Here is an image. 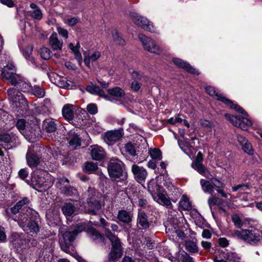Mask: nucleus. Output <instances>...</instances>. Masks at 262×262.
Wrapping results in <instances>:
<instances>
[{
  "instance_id": "nucleus-3",
  "label": "nucleus",
  "mask_w": 262,
  "mask_h": 262,
  "mask_svg": "<svg viewBox=\"0 0 262 262\" xmlns=\"http://www.w3.org/2000/svg\"><path fill=\"white\" fill-rule=\"evenodd\" d=\"M232 236L252 245H257L262 241V232L256 228L236 230Z\"/></svg>"
},
{
  "instance_id": "nucleus-25",
  "label": "nucleus",
  "mask_w": 262,
  "mask_h": 262,
  "mask_svg": "<svg viewBox=\"0 0 262 262\" xmlns=\"http://www.w3.org/2000/svg\"><path fill=\"white\" fill-rule=\"evenodd\" d=\"M67 139L70 146L73 148H76L81 145V138L74 132L71 131L69 133Z\"/></svg>"
},
{
  "instance_id": "nucleus-13",
  "label": "nucleus",
  "mask_w": 262,
  "mask_h": 262,
  "mask_svg": "<svg viewBox=\"0 0 262 262\" xmlns=\"http://www.w3.org/2000/svg\"><path fill=\"white\" fill-rule=\"evenodd\" d=\"M16 127L21 134L25 135L29 138L31 142H34L36 139L38 138L40 136L39 129L37 134L35 133V130L30 132V133L28 132V130L26 127V121L24 119H19L17 121Z\"/></svg>"
},
{
  "instance_id": "nucleus-44",
  "label": "nucleus",
  "mask_w": 262,
  "mask_h": 262,
  "mask_svg": "<svg viewBox=\"0 0 262 262\" xmlns=\"http://www.w3.org/2000/svg\"><path fill=\"white\" fill-rule=\"evenodd\" d=\"M149 154L153 160H160L162 159L161 152L158 149H151L149 151Z\"/></svg>"
},
{
  "instance_id": "nucleus-23",
  "label": "nucleus",
  "mask_w": 262,
  "mask_h": 262,
  "mask_svg": "<svg viewBox=\"0 0 262 262\" xmlns=\"http://www.w3.org/2000/svg\"><path fill=\"white\" fill-rule=\"evenodd\" d=\"M153 199L159 204L165 206L166 207H170L172 206L170 200L163 190L158 194L155 195Z\"/></svg>"
},
{
  "instance_id": "nucleus-2",
  "label": "nucleus",
  "mask_w": 262,
  "mask_h": 262,
  "mask_svg": "<svg viewBox=\"0 0 262 262\" xmlns=\"http://www.w3.org/2000/svg\"><path fill=\"white\" fill-rule=\"evenodd\" d=\"M86 229L85 223H80L74 226L73 230L65 232L62 234V238L59 240L61 249L67 253H71L72 250V242L78 234Z\"/></svg>"
},
{
  "instance_id": "nucleus-14",
  "label": "nucleus",
  "mask_w": 262,
  "mask_h": 262,
  "mask_svg": "<svg viewBox=\"0 0 262 262\" xmlns=\"http://www.w3.org/2000/svg\"><path fill=\"white\" fill-rule=\"evenodd\" d=\"M29 203V200L27 198H24L18 202L16 205H17L21 210V213L19 215L20 217L21 215L23 216H27L30 217L31 214L33 213L36 214V212L33 210L32 209L28 207V205Z\"/></svg>"
},
{
  "instance_id": "nucleus-35",
  "label": "nucleus",
  "mask_w": 262,
  "mask_h": 262,
  "mask_svg": "<svg viewBox=\"0 0 262 262\" xmlns=\"http://www.w3.org/2000/svg\"><path fill=\"white\" fill-rule=\"evenodd\" d=\"M61 210L66 216H71L75 212V207L71 203H65L61 208Z\"/></svg>"
},
{
  "instance_id": "nucleus-45",
  "label": "nucleus",
  "mask_w": 262,
  "mask_h": 262,
  "mask_svg": "<svg viewBox=\"0 0 262 262\" xmlns=\"http://www.w3.org/2000/svg\"><path fill=\"white\" fill-rule=\"evenodd\" d=\"M169 230H170L172 233H176L177 236L180 238L184 239L185 235L183 231L179 229V227L178 226H173L171 228H168Z\"/></svg>"
},
{
  "instance_id": "nucleus-56",
  "label": "nucleus",
  "mask_w": 262,
  "mask_h": 262,
  "mask_svg": "<svg viewBox=\"0 0 262 262\" xmlns=\"http://www.w3.org/2000/svg\"><path fill=\"white\" fill-rule=\"evenodd\" d=\"M14 71H9L7 70V68H4L2 71V75L3 77L6 79H9L13 76V74L15 73Z\"/></svg>"
},
{
  "instance_id": "nucleus-38",
  "label": "nucleus",
  "mask_w": 262,
  "mask_h": 262,
  "mask_svg": "<svg viewBox=\"0 0 262 262\" xmlns=\"http://www.w3.org/2000/svg\"><path fill=\"white\" fill-rule=\"evenodd\" d=\"M179 144L182 150L189 156L190 154H193L194 151L193 147L187 141H184L183 142H179Z\"/></svg>"
},
{
  "instance_id": "nucleus-57",
  "label": "nucleus",
  "mask_w": 262,
  "mask_h": 262,
  "mask_svg": "<svg viewBox=\"0 0 262 262\" xmlns=\"http://www.w3.org/2000/svg\"><path fill=\"white\" fill-rule=\"evenodd\" d=\"M88 112L91 115H95L98 112L97 106L96 104L91 103L87 105Z\"/></svg>"
},
{
  "instance_id": "nucleus-49",
  "label": "nucleus",
  "mask_w": 262,
  "mask_h": 262,
  "mask_svg": "<svg viewBox=\"0 0 262 262\" xmlns=\"http://www.w3.org/2000/svg\"><path fill=\"white\" fill-rule=\"evenodd\" d=\"M222 203V200L220 198L212 196L208 199V203L209 207L212 209V207L215 205H220Z\"/></svg>"
},
{
  "instance_id": "nucleus-46",
  "label": "nucleus",
  "mask_w": 262,
  "mask_h": 262,
  "mask_svg": "<svg viewBox=\"0 0 262 262\" xmlns=\"http://www.w3.org/2000/svg\"><path fill=\"white\" fill-rule=\"evenodd\" d=\"M52 52L48 48L46 47H43L40 49V54L41 57L45 59H49L51 57Z\"/></svg>"
},
{
  "instance_id": "nucleus-29",
  "label": "nucleus",
  "mask_w": 262,
  "mask_h": 262,
  "mask_svg": "<svg viewBox=\"0 0 262 262\" xmlns=\"http://www.w3.org/2000/svg\"><path fill=\"white\" fill-rule=\"evenodd\" d=\"M11 241L15 248H25L24 246L26 244V239L17 233H13L11 236Z\"/></svg>"
},
{
  "instance_id": "nucleus-17",
  "label": "nucleus",
  "mask_w": 262,
  "mask_h": 262,
  "mask_svg": "<svg viewBox=\"0 0 262 262\" xmlns=\"http://www.w3.org/2000/svg\"><path fill=\"white\" fill-rule=\"evenodd\" d=\"M132 171L135 179L140 183L146 179L147 172L146 170L142 167H140L136 164H133L132 166Z\"/></svg>"
},
{
  "instance_id": "nucleus-54",
  "label": "nucleus",
  "mask_w": 262,
  "mask_h": 262,
  "mask_svg": "<svg viewBox=\"0 0 262 262\" xmlns=\"http://www.w3.org/2000/svg\"><path fill=\"white\" fill-rule=\"evenodd\" d=\"M181 114H178L175 117H171L168 120V123L171 125H174L176 123H181L183 122V119L180 117Z\"/></svg>"
},
{
  "instance_id": "nucleus-36",
  "label": "nucleus",
  "mask_w": 262,
  "mask_h": 262,
  "mask_svg": "<svg viewBox=\"0 0 262 262\" xmlns=\"http://www.w3.org/2000/svg\"><path fill=\"white\" fill-rule=\"evenodd\" d=\"M200 184L204 192L209 193L211 194H213L214 186L212 185L211 181H209L201 179L200 180Z\"/></svg>"
},
{
  "instance_id": "nucleus-22",
  "label": "nucleus",
  "mask_w": 262,
  "mask_h": 262,
  "mask_svg": "<svg viewBox=\"0 0 262 262\" xmlns=\"http://www.w3.org/2000/svg\"><path fill=\"white\" fill-rule=\"evenodd\" d=\"M86 91L92 94L99 95L106 100L112 101L108 96L105 95L104 91L95 84L87 86L86 87Z\"/></svg>"
},
{
  "instance_id": "nucleus-27",
  "label": "nucleus",
  "mask_w": 262,
  "mask_h": 262,
  "mask_svg": "<svg viewBox=\"0 0 262 262\" xmlns=\"http://www.w3.org/2000/svg\"><path fill=\"white\" fill-rule=\"evenodd\" d=\"M50 45L53 50H60L62 48L63 41L57 37L56 33L52 34L49 38Z\"/></svg>"
},
{
  "instance_id": "nucleus-1",
  "label": "nucleus",
  "mask_w": 262,
  "mask_h": 262,
  "mask_svg": "<svg viewBox=\"0 0 262 262\" xmlns=\"http://www.w3.org/2000/svg\"><path fill=\"white\" fill-rule=\"evenodd\" d=\"M54 180L49 173L42 170H38L32 176V186L39 192L49 189L53 184Z\"/></svg>"
},
{
  "instance_id": "nucleus-52",
  "label": "nucleus",
  "mask_w": 262,
  "mask_h": 262,
  "mask_svg": "<svg viewBox=\"0 0 262 262\" xmlns=\"http://www.w3.org/2000/svg\"><path fill=\"white\" fill-rule=\"evenodd\" d=\"M113 37L114 41L116 44L123 46L125 45V40L119 35V33L115 31L113 33Z\"/></svg>"
},
{
  "instance_id": "nucleus-11",
  "label": "nucleus",
  "mask_w": 262,
  "mask_h": 262,
  "mask_svg": "<svg viewBox=\"0 0 262 262\" xmlns=\"http://www.w3.org/2000/svg\"><path fill=\"white\" fill-rule=\"evenodd\" d=\"M139 39L141 41L145 50L157 54L162 52V49L158 46L155 41L149 37H148L142 34L138 35Z\"/></svg>"
},
{
  "instance_id": "nucleus-43",
  "label": "nucleus",
  "mask_w": 262,
  "mask_h": 262,
  "mask_svg": "<svg viewBox=\"0 0 262 262\" xmlns=\"http://www.w3.org/2000/svg\"><path fill=\"white\" fill-rule=\"evenodd\" d=\"M98 169L97 164L92 162H88L84 164V169L89 172L92 173Z\"/></svg>"
},
{
  "instance_id": "nucleus-16",
  "label": "nucleus",
  "mask_w": 262,
  "mask_h": 262,
  "mask_svg": "<svg viewBox=\"0 0 262 262\" xmlns=\"http://www.w3.org/2000/svg\"><path fill=\"white\" fill-rule=\"evenodd\" d=\"M26 158L28 165L31 168L36 167L40 162V158L35 154L32 147H29Z\"/></svg>"
},
{
  "instance_id": "nucleus-8",
  "label": "nucleus",
  "mask_w": 262,
  "mask_h": 262,
  "mask_svg": "<svg viewBox=\"0 0 262 262\" xmlns=\"http://www.w3.org/2000/svg\"><path fill=\"white\" fill-rule=\"evenodd\" d=\"M8 99L16 107H20L21 110L26 108L27 104L26 99L22 94L15 88H10L7 91Z\"/></svg>"
},
{
  "instance_id": "nucleus-42",
  "label": "nucleus",
  "mask_w": 262,
  "mask_h": 262,
  "mask_svg": "<svg viewBox=\"0 0 262 262\" xmlns=\"http://www.w3.org/2000/svg\"><path fill=\"white\" fill-rule=\"evenodd\" d=\"M27 13L34 19L40 20L42 17V13L40 8L29 11Z\"/></svg>"
},
{
  "instance_id": "nucleus-9",
  "label": "nucleus",
  "mask_w": 262,
  "mask_h": 262,
  "mask_svg": "<svg viewBox=\"0 0 262 262\" xmlns=\"http://www.w3.org/2000/svg\"><path fill=\"white\" fill-rule=\"evenodd\" d=\"M35 214V213L31 214L30 217L27 216H23V215L19 217L18 224L24 231L32 233H37L38 231L39 228L37 224L35 222L31 221L32 216Z\"/></svg>"
},
{
  "instance_id": "nucleus-20",
  "label": "nucleus",
  "mask_w": 262,
  "mask_h": 262,
  "mask_svg": "<svg viewBox=\"0 0 262 262\" xmlns=\"http://www.w3.org/2000/svg\"><path fill=\"white\" fill-rule=\"evenodd\" d=\"M91 147V155L93 159L100 161L105 157V152L102 147L94 145Z\"/></svg>"
},
{
  "instance_id": "nucleus-48",
  "label": "nucleus",
  "mask_w": 262,
  "mask_h": 262,
  "mask_svg": "<svg viewBox=\"0 0 262 262\" xmlns=\"http://www.w3.org/2000/svg\"><path fill=\"white\" fill-rule=\"evenodd\" d=\"M33 94L38 98H42L45 95L44 90L38 86H34L32 89Z\"/></svg>"
},
{
  "instance_id": "nucleus-12",
  "label": "nucleus",
  "mask_w": 262,
  "mask_h": 262,
  "mask_svg": "<svg viewBox=\"0 0 262 262\" xmlns=\"http://www.w3.org/2000/svg\"><path fill=\"white\" fill-rule=\"evenodd\" d=\"M130 16L132 21L138 26L149 32L153 31V26L146 17L134 12L130 13Z\"/></svg>"
},
{
  "instance_id": "nucleus-47",
  "label": "nucleus",
  "mask_w": 262,
  "mask_h": 262,
  "mask_svg": "<svg viewBox=\"0 0 262 262\" xmlns=\"http://www.w3.org/2000/svg\"><path fill=\"white\" fill-rule=\"evenodd\" d=\"M62 193L67 196L76 195L77 194V190L69 185L67 186L64 190L62 192Z\"/></svg>"
},
{
  "instance_id": "nucleus-21",
  "label": "nucleus",
  "mask_w": 262,
  "mask_h": 262,
  "mask_svg": "<svg viewBox=\"0 0 262 262\" xmlns=\"http://www.w3.org/2000/svg\"><path fill=\"white\" fill-rule=\"evenodd\" d=\"M57 121L52 118H48L43 122V128L48 133H54L57 127Z\"/></svg>"
},
{
  "instance_id": "nucleus-30",
  "label": "nucleus",
  "mask_w": 262,
  "mask_h": 262,
  "mask_svg": "<svg viewBox=\"0 0 262 262\" xmlns=\"http://www.w3.org/2000/svg\"><path fill=\"white\" fill-rule=\"evenodd\" d=\"M148 190L154 198L155 195L160 193L163 189L155 180H152L148 183Z\"/></svg>"
},
{
  "instance_id": "nucleus-50",
  "label": "nucleus",
  "mask_w": 262,
  "mask_h": 262,
  "mask_svg": "<svg viewBox=\"0 0 262 262\" xmlns=\"http://www.w3.org/2000/svg\"><path fill=\"white\" fill-rule=\"evenodd\" d=\"M39 107L40 108V112L41 113H46L48 112L51 107V102L50 100H44L43 103L41 104L40 106Z\"/></svg>"
},
{
  "instance_id": "nucleus-18",
  "label": "nucleus",
  "mask_w": 262,
  "mask_h": 262,
  "mask_svg": "<svg viewBox=\"0 0 262 262\" xmlns=\"http://www.w3.org/2000/svg\"><path fill=\"white\" fill-rule=\"evenodd\" d=\"M122 136L121 130H114L107 132L105 134L104 141L108 145H112Z\"/></svg>"
},
{
  "instance_id": "nucleus-7",
  "label": "nucleus",
  "mask_w": 262,
  "mask_h": 262,
  "mask_svg": "<svg viewBox=\"0 0 262 262\" xmlns=\"http://www.w3.org/2000/svg\"><path fill=\"white\" fill-rule=\"evenodd\" d=\"M88 193L86 211L90 214L95 215L101 210V205L96 198V191L94 188L89 187Z\"/></svg>"
},
{
  "instance_id": "nucleus-53",
  "label": "nucleus",
  "mask_w": 262,
  "mask_h": 262,
  "mask_svg": "<svg viewBox=\"0 0 262 262\" xmlns=\"http://www.w3.org/2000/svg\"><path fill=\"white\" fill-rule=\"evenodd\" d=\"M224 254L225 258L226 260L232 261L239 256L237 253L232 251H229L228 250L224 252Z\"/></svg>"
},
{
  "instance_id": "nucleus-26",
  "label": "nucleus",
  "mask_w": 262,
  "mask_h": 262,
  "mask_svg": "<svg viewBox=\"0 0 262 262\" xmlns=\"http://www.w3.org/2000/svg\"><path fill=\"white\" fill-rule=\"evenodd\" d=\"M108 93L111 96H108L110 99L112 100L111 101L118 100L119 98L123 97L125 95V92L123 90L119 87H115L112 89H110L107 90Z\"/></svg>"
},
{
  "instance_id": "nucleus-32",
  "label": "nucleus",
  "mask_w": 262,
  "mask_h": 262,
  "mask_svg": "<svg viewBox=\"0 0 262 262\" xmlns=\"http://www.w3.org/2000/svg\"><path fill=\"white\" fill-rule=\"evenodd\" d=\"M69 48L72 50V52L74 54L75 58L78 61V64L81 65L82 58L81 54L79 51V49L80 48L79 43L77 42L75 46H74L72 43H70L69 45Z\"/></svg>"
},
{
  "instance_id": "nucleus-24",
  "label": "nucleus",
  "mask_w": 262,
  "mask_h": 262,
  "mask_svg": "<svg viewBox=\"0 0 262 262\" xmlns=\"http://www.w3.org/2000/svg\"><path fill=\"white\" fill-rule=\"evenodd\" d=\"M75 106L71 104H65L62 110V114L63 117L67 120L70 121H72L74 119V110Z\"/></svg>"
},
{
  "instance_id": "nucleus-15",
  "label": "nucleus",
  "mask_w": 262,
  "mask_h": 262,
  "mask_svg": "<svg viewBox=\"0 0 262 262\" xmlns=\"http://www.w3.org/2000/svg\"><path fill=\"white\" fill-rule=\"evenodd\" d=\"M29 203V200L27 198H24L18 202L16 205H17L21 210V213L19 215L20 217L21 215L23 216H27L30 217L31 214L33 213L36 214V212L33 210L32 209L28 207V205Z\"/></svg>"
},
{
  "instance_id": "nucleus-55",
  "label": "nucleus",
  "mask_w": 262,
  "mask_h": 262,
  "mask_svg": "<svg viewBox=\"0 0 262 262\" xmlns=\"http://www.w3.org/2000/svg\"><path fill=\"white\" fill-rule=\"evenodd\" d=\"M232 221L234 225L237 228H241L243 225V222L237 214H234L232 216Z\"/></svg>"
},
{
  "instance_id": "nucleus-41",
  "label": "nucleus",
  "mask_w": 262,
  "mask_h": 262,
  "mask_svg": "<svg viewBox=\"0 0 262 262\" xmlns=\"http://www.w3.org/2000/svg\"><path fill=\"white\" fill-rule=\"evenodd\" d=\"M69 184V180L64 178H58L56 182V186L61 191V193Z\"/></svg>"
},
{
  "instance_id": "nucleus-5",
  "label": "nucleus",
  "mask_w": 262,
  "mask_h": 262,
  "mask_svg": "<svg viewBox=\"0 0 262 262\" xmlns=\"http://www.w3.org/2000/svg\"><path fill=\"white\" fill-rule=\"evenodd\" d=\"M105 235L112 243V248L108 255L109 260H115L122 254L121 245L119 238L109 230H105Z\"/></svg>"
},
{
  "instance_id": "nucleus-28",
  "label": "nucleus",
  "mask_w": 262,
  "mask_h": 262,
  "mask_svg": "<svg viewBox=\"0 0 262 262\" xmlns=\"http://www.w3.org/2000/svg\"><path fill=\"white\" fill-rule=\"evenodd\" d=\"M137 223L143 229H147L149 227L150 224L147 218V215L144 211L141 210L139 211Z\"/></svg>"
},
{
  "instance_id": "nucleus-37",
  "label": "nucleus",
  "mask_w": 262,
  "mask_h": 262,
  "mask_svg": "<svg viewBox=\"0 0 262 262\" xmlns=\"http://www.w3.org/2000/svg\"><path fill=\"white\" fill-rule=\"evenodd\" d=\"M192 206L186 195H183L179 202V208L183 210H190Z\"/></svg>"
},
{
  "instance_id": "nucleus-6",
  "label": "nucleus",
  "mask_w": 262,
  "mask_h": 262,
  "mask_svg": "<svg viewBox=\"0 0 262 262\" xmlns=\"http://www.w3.org/2000/svg\"><path fill=\"white\" fill-rule=\"evenodd\" d=\"M206 92L210 96L216 98L217 100L223 102L225 104L229 106L230 108L235 110L237 112L241 113L245 116H248V114L241 106L236 104H233V102L230 99L226 98L222 94L217 92L215 88L212 86H207L206 88Z\"/></svg>"
},
{
  "instance_id": "nucleus-19",
  "label": "nucleus",
  "mask_w": 262,
  "mask_h": 262,
  "mask_svg": "<svg viewBox=\"0 0 262 262\" xmlns=\"http://www.w3.org/2000/svg\"><path fill=\"white\" fill-rule=\"evenodd\" d=\"M172 62L177 67L183 69L190 73L199 74V72L195 69L192 67L188 63L181 59L173 58H172Z\"/></svg>"
},
{
  "instance_id": "nucleus-58",
  "label": "nucleus",
  "mask_w": 262,
  "mask_h": 262,
  "mask_svg": "<svg viewBox=\"0 0 262 262\" xmlns=\"http://www.w3.org/2000/svg\"><path fill=\"white\" fill-rule=\"evenodd\" d=\"M242 148L245 152L248 154H253V150L252 149V145L248 141L242 145Z\"/></svg>"
},
{
  "instance_id": "nucleus-61",
  "label": "nucleus",
  "mask_w": 262,
  "mask_h": 262,
  "mask_svg": "<svg viewBox=\"0 0 262 262\" xmlns=\"http://www.w3.org/2000/svg\"><path fill=\"white\" fill-rule=\"evenodd\" d=\"M194 168L200 174L205 172L206 168L202 164V163L194 162Z\"/></svg>"
},
{
  "instance_id": "nucleus-10",
  "label": "nucleus",
  "mask_w": 262,
  "mask_h": 262,
  "mask_svg": "<svg viewBox=\"0 0 262 262\" xmlns=\"http://www.w3.org/2000/svg\"><path fill=\"white\" fill-rule=\"evenodd\" d=\"M225 117L233 125L241 128L244 130H247L248 127L252 125L251 121L246 117L241 116H233L228 114H225Z\"/></svg>"
},
{
  "instance_id": "nucleus-60",
  "label": "nucleus",
  "mask_w": 262,
  "mask_h": 262,
  "mask_svg": "<svg viewBox=\"0 0 262 262\" xmlns=\"http://www.w3.org/2000/svg\"><path fill=\"white\" fill-rule=\"evenodd\" d=\"M79 21V19L77 17H71L68 18L66 21L65 23L69 26H73Z\"/></svg>"
},
{
  "instance_id": "nucleus-39",
  "label": "nucleus",
  "mask_w": 262,
  "mask_h": 262,
  "mask_svg": "<svg viewBox=\"0 0 262 262\" xmlns=\"http://www.w3.org/2000/svg\"><path fill=\"white\" fill-rule=\"evenodd\" d=\"M33 51V48L32 47H26L24 52H23V55L24 57L26 58V59L31 63L35 65V61L34 58L31 56L32 53Z\"/></svg>"
},
{
  "instance_id": "nucleus-40",
  "label": "nucleus",
  "mask_w": 262,
  "mask_h": 262,
  "mask_svg": "<svg viewBox=\"0 0 262 262\" xmlns=\"http://www.w3.org/2000/svg\"><path fill=\"white\" fill-rule=\"evenodd\" d=\"M185 248L187 251L191 253H197L199 251L196 243L192 241H187L185 242Z\"/></svg>"
},
{
  "instance_id": "nucleus-33",
  "label": "nucleus",
  "mask_w": 262,
  "mask_h": 262,
  "mask_svg": "<svg viewBox=\"0 0 262 262\" xmlns=\"http://www.w3.org/2000/svg\"><path fill=\"white\" fill-rule=\"evenodd\" d=\"M89 236L97 243L103 242L104 237L96 230L94 228H90L87 231Z\"/></svg>"
},
{
  "instance_id": "nucleus-51",
  "label": "nucleus",
  "mask_w": 262,
  "mask_h": 262,
  "mask_svg": "<svg viewBox=\"0 0 262 262\" xmlns=\"http://www.w3.org/2000/svg\"><path fill=\"white\" fill-rule=\"evenodd\" d=\"M124 148L126 152L131 156H135L136 155V149L133 144L127 143L125 145Z\"/></svg>"
},
{
  "instance_id": "nucleus-59",
  "label": "nucleus",
  "mask_w": 262,
  "mask_h": 262,
  "mask_svg": "<svg viewBox=\"0 0 262 262\" xmlns=\"http://www.w3.org/2000/svg\"><path fill=\"white\" fill-rule=\"evenodd\" d=\"M12 140L11 136L8 133L0 134V141L5 143H9Z\"/></svg>"
},
{
  "instance_id": "nucleus-34",
  "label": "nucleus",
  "mask_w": 262,
  "mask_h": 262,
  "mask_svg": "<svg viewBox=\"0 0 262 262\" xmlns=\"http://www.w3.org/2000/svg\"><path fill=\"white\" fill-rule=\"evenodd\" d=\"M101 55V52L99 51H95L91 55L84 56V62L85 64L89 67L90 62H94L98 59Z\"/></svg>"
},
{
  "instance_id": "nucleus-4",
  "label": "nucleus",
  "mask_w": 262,
  "mask_h": 262,
  "mask_svg": "<svg viewBox=\"0 0 262 262\" xmlns=\"http://www.w3.org/2000/svg\"><path fill=\"white\" fill-rule=\"evenodd\" d=\"M125 165L124 163L118 158H112L110 159L108 165L107 170L109 176L112 178L117 179L121 176H126L124 171Z\"/></svg>"
},
{
  "instance_id": "nucleus-31",
  "label": "nucleus",
  "mask_w": 262,
  "mask_h": 262,
  "mask_svg": "<svg viewBox=\"0 0 262 262\" xmlns=\"http://www.w3.org/2000/svg\"><path fill=\"white\" fill-rule=\"evenodd\" d=\"M133 214L130 212L124 210L118 211L117 218L121 222L129 223L132 221Z\"/></svg>"
},
{
  "instance_id": "nucleus-64",
  "label": "nucleus",
  "mask_w": 262,
  "mask_h": 262,
  "mask_svg": "<svg viewBox=\"0 0 262 262\" xmlns=\"http://www.w3.org/2000/svg\"><path fill=\"white\" fill-rule=\"evenodd\" d=\"M141 84L137 80H134L131 84V89L133 91L137 92L141 88Z\"/></svg>"
},
{
  "instance_id": "nucleus-62",
  "label": "nucleus",
  "mask_w": 262,
  "mask_h": 262,
  "mask_svg": "<svg viewBox=\"0 0 262 262\" xmlns=\"http://www.w3.org/2000/svg\"><path fill=\"white\" fill-rule=\"evenodd\" d=\"M249 188V186L247 184H239L232 187V189L233 191H236L237 190H245Z\"/></svg>"
},
{
  "instance_id": "nucleus-63",
  "label": "nucleus",
  "mask_w": 262,
  "mask_h": 262,
  "mask_svg": "<svg viewBox=\"0 0 262 262\" xmlns=\"http://www.w3.org/2000/svg\"><path fill=\"white\" fill-rule=\"evenodd\" d=\"M211 182L212 185L218 188H221L224 187V185L221 181L215 178H211Z\"/></svg>"
}]
</instances>
